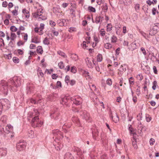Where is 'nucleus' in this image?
<instances>
[{
  "mask_svg": "<svg viewBox=\"0 0 159 159\" xmlns=\"http://www.w3.org/2000/svg\"><path fill=\"white\" fill-rule=\"evenodd\" d=\"M139 32L141 34V35L143 36L145 38L147 39V38H148V36L147 34L146 33H144L143 31H142L140 30H139Z\"/></svg>",
  "mask_w": 159,
  "mask_h": 159,
  "instance_id": "35",
  "label": "nucleus"
},
{
  "mask_svg": "<svg viewBox=\"0 0 159 159\" xmlns=\"http://www.w3.org/2000/svg\"><path fill=\"white\" fill-rule=\"evenodd\" d=\"M146 119L147 122H149L151 121V118L150 116L148 114L146 115Z\"/></svg>",
  "mask_w": 159,
  "mask_h": 159,
  "instance_id": "56",
  "label": "nucleus"
},
{
  "mask_svg": "<svg viewBox=\"0 0 159 159\" xmlns=\"http://www.w3.org/2000/svg\"><path fill=\"white\" fill-rule=\"evenodd\" d=\"M112 26L111 24H108L107 26V31L110 32L112 30Z\"/></svg>",
  "mask_w": 159,
  "mask_h": 159,
  "instance_id": "37",
  "label": "nucleus"
},
{
  "mask_svg": "<svg viewBox=\"0 0 159 159\" xmlns=\"http://www.w3.org/2000/svg\"><path fill=\"white\" fill-rule=\"evenodd\" d=\"M85 61L86 65L88 67L91 69L93 67V64L89 58L88 57H86Z\"/></svg>",
  "mask_w": 159,
  "mask_h": 159,
  "instance_id": "12",
  "label": "nucleus"
},
{
  "mask_svg": "<svg viewBox=\"0 0 159 159\" xmlns=\"http://www.w3.org/2000/svg\"><path fill=\"white\" fill-rule=\"evenodd\" d=\"M28 136L31 138H33L34 136V131L30 130L28 132Z\"/></svg>",
  "mask_w": 159,
  "mask_h": 159,
  "instance_id": "29",
  "label": "nucleus"
},
{
  "mask_svg": "<svg viewBox=\"0 0 159 159\" xmlns=\"http://www.w3.org/2000/svg\"><path fill=\"white\" fill-rule=\"evenodd\" d=\"M49 40L47 38H45L44 40L43 41V43L45 45H48L49 44Z\"/></svg>",
  "mask_w": 159,
  "mask_h": 159,
  "instance_id": "44",
  "label": "nucleus"
},
{
  "mask_svg": "<svg viewBox=\"0 0 159 159\" xmlns=\"http://www.w3.org/2000/svg\"><path fill=\"white\" fill-rule=\"evenodd\" d=\"M157 32L153 28L151 29L149 31V35L151 36H153L156 34Z\"/></svg>",
  "mask_w": 159,
  "mask_h": 159,
  "instance_id": "31",
  "label": "nucleus"
},
{
  "mask_svg": "<svg viewBox=\"0 0 159 159\" xmlns=\"http://www.w3.org/2000/svg\"><path fill=\"white\" fill-rule=\"evenodd\" d=\"M68 102V100L66 97H64L63 98H62L60 101V103L62 105H66V103Z\"/></svg>",
  "mask_w": 159,
  "mask_h": 159,
  "instance_id": "26",
  "label": "nucleus"
},
{
  "mask_svg": "<svg viewBox=\"0 0 159 159\" xmlns=\"http://www.w3.org/2000/svg\"><path fill=\"white\" fill-rule=\"evenodd\" d=\"M135 10L136 11H138L139 10L140 6L139 4H136L135 5L134 7Z\"/></svg>",
  "mask_w": 159,
  "mask_h": 159,
  "instance_id": "57",
  "label": "nucleus"
},
{
  "mask_svg": "<svg viewBox=\"0 0 159 159\" xmlns=\"http://www.w3.org/2000/svg\"><path fill=\"white\" fill-rule=\"evenodd\" d=\"M57 23L60 26H64L67 24L66 20L65 19H59L57 20Z\"/></svg>",
  "mask_w": 159,
  "mask_h": 159,
  "instance_id": "13",
  "label": "nucleus"
},
{
  "mask_svg": "<svg viewBox=\"0 0 159 159\" xmlns=\"http://www.w3.org/2000/svg\"><path fill=\"white\" fill-rule=\"evenodd\" d=\"M153 42V43L156 44L158 42H159V35L158 34L156 37L155 39L153 38L152 40V42Z\"/></svg>",
  "mask_w": 159,
  "mask_h": 159,
  "instance_id": "34",
  "label": "nucleus"
},
{
  "mask_svg": "<svg viewBox=\"0 0 159 159\" xmlns=\"http://www.w3.org/2000/svg\"><path fill=\"white\" fill-rule=\"evenodd\" d=\"M153 86H152V89L155 90L156 89V87L157 86V82L156 81H154L152 83Z\"/></svg>",
  "mask_w": 159,
  "mask_h": 159,
  "instance_id": "46",
  "label": "nucleus"
},
{
  "mask_svg": "<svg viewBox=\"0 0 159 159\" xmlns=\"http://www.w3.org/2000/svg\"><path fill=\"white\" fill-rule=\"evenodd\" d=\"M72 121L75 123L79 124L80 123V121L78 118L75 116H73L72 118Z\"/></svg>",
  "mask_w": 159,
  "mask_h": 159,
  "instance_id": "28",
  "label": "nucleus"
},
{
  "mask_svg": "<svg viewBox=\"0 0 159 159\" xmlns=\"http://www.w3.org/2000/svg\"><path fill=\"white\" fill-rule=\"evenodd\" d=\"M70 77L68 75H66L65 78V82L67 84L69 82L70 80Z\"/></svg>",
  "mask_w": 159,
  "mask_h": 159,
  "instance_id": "60",
  "label": "nucleus"
},
{
  "mask_svg": "<svg viewBox=\"0 0 159 159\" xmlns=\"http://www.w3.org/2000/svg\"><path fill=\"white\" fill-rule=\"evenodd\" d=\"M126 70V68L125 65H121L119 69V71L120 72V73H119L118 74L120 76H121L123 72L125 71Z\"/></svg>",
  "mask_w": 159,
  "mask_h": 159,
  "instance_id": "14",
  "label": "nucleus"
},
{
  "mask_svg": "<svg viewBox=\"0 0 159 159\" xmlns=\"http://www.w3.org/2000/svg\"><path fill=\"white\" fill-rule=\"evenodd\" d=\"M117 40L116 37L114 36L113 35L111 38V42L112 43H115L116 42Z\"/></svg>",
  "mask_w": 159,
  "mask_h": 159,
  "instance_id": "49",
  "label": "nucleus"
},
{
  "mask_svg": "<svg viewBox=\"0 0 159 159\" xmlns=\"http://www.w3.org/2000/svg\"><path fill=\"white\" fill-rule=\"evenodd\" d=\"M58 66L59 68L61 69H62L65 67L64 64L62 61H61L58 64Z\"/></svg>",
  "mask_w": 159,
  "mask_h": 159,
  "instance_id": "43",
  "label": "nucleus"
},
{
  "mask_svg": "<svg viewBox=\"0 0 159 159\" xmlns=\"http://www.w3.org/2000/svg\"><path fill=\"white\" fill-rule=\"evenodd\" d=\"M88 10L90 12H95L96 11L95 8L91 6H89L88 7Z\"/></svg>",
  "mask_w": 159,
  "mask_h": 159,
  "instance_id": "38",
  "label": "nucleus"
},
{
  "mask_svg": "<svg viewBox=\"0 0 159 159\" xmlns=\"http://www.w3.org/2000/svg\"><path fill=\"white\" fill-rule=\"evenodd\" d=\"M34 31L36 33H38L39 34L41 35L43 34V30L40 29L39 27H36L34 29Z\"/></svg>",
  "mask_w": 159,
  "mask_h": 159,
  "instance_id": "24",
  "label": "nucleus"
},
{
  "mask_svg": "<svg viewBox=\"0 0 159 159\" xmlns=\"http://www.w3.org/2000/svg\"><path fill=\"white\" fill-rule=\"evenodd\" d=\"M7 152V149L5 148H0V154L1 156H5Z\"/></svg>",
  "mask_w": 159,
  "mask_h": 159,
  "instance_id": "15",
  "label": "nucleus"
},
{
  "mask_svg": "<svg viewBox=\"0 0 159 159\" xmlns=\"http://www.w3.org/2000/svg\"><path fill=\"white\" fill-rule=\"evenodd\" d=\"M4 45V43L3 39L2 38H0V47Z\"/></svg>",
  "mask_w": 159,
  "mask_h": 159,
  "instance_id": "63",
  "label": "nucleus"
},
{
  "mask_svg": "<svg viewBox=\"0 0 159 159\" xmlns=\"http://www.w3.org/2000/svg\"><path fill=\"white\" fill-rule=\"evenodd\" d=\"M102 9L104 12H107L108 9V7L106 3H103Z\"/></svg>",
  "mask_w": 159,
  "mask_h": 159,
  "instance_id": "30",
  "label": "nucleus"
},
{
  "mask_svg": "<svg viewBox=\"0 0 159 159\" xmlns=\"http://www.w3.org/2000/svg\"><path fill=\"white\" fill-rule=\"evenodd\" d=\"M10 107V102L6 98L2 99L0 100V115L2 113L3 110H6Z\"/></svg>",
  "mask_w": 159,
  "mask_h": 159,
  "instance_id": "3",
  "label": "nucleus"
},
{
  "mask_svg": "<svg viewBox=\"0 0 159 159\" xmlns=\"http://www.w3.org/2000/svg\"><path fill=\"white\" fill-rule=\"evenodd\" d=\"M140 87L138 86V88H137L136 91V94L138 95V96H139L140 94Z\"/></svg>",
  "mask_w": 159,
  "mask_h": 159,
  "instance_id": "61",
  "label": "nucleus"
},
{
  "mask_svg": "<svg viewBox=\"0 0 159 159\" xmlns=\"http://www.w3.org/2000/svg\"><path fill=\"white\" fill-rule=\"evenodd\" d=\"M136 78L137 80H142L143 78V76L141 74H139L138 75L136 76Z\"/></svg>",
  "mask_w": 159,
  "mask_h": 159,
  "instance_id": "48",
  "label": "nucleus"
},
{
  "mask_svg": "<svg viewBox=\"0 0 159 159\" xmlns=\"http://www.w3.org/2000/svg\"><path fill=\"white\" fill-rule=\"evenodd\" d=\"M57 53L59 55L61 56L62 57H63L64 58L67 57V56L65 54V53L60 50H59V51H58Z\"/></svg>",
  "mask_w": 159,
  "mask_h": 159,
  "instance_id": "36",
  "label": "nucleus"
},
{
  "mask_svg": "<svg viewBox=\"0 0 159 159\" xmlns=\"http://www.w3.org/2000/svg\"><path fill=\"white\" fill-rule=\"evenodd\" d=\"M97 61L98 62H101L102 60V56L101 54H98L97 57Z\"/></svg>",
  "mask_w": 159,
  "mask_h": 159,
  "instance_id": "40",
  "label": "nucleus"
},
{
  "mask_svg": "<svg viewBox=\"0 0 159 159\" xmlns=\"http://www.w3.org/2000/svg\"><path fill=\"white\" fill-rule=\"evenodd\" d=\"M110 116L111 119L115 122H116L119 120V117L116 112H111Z\"/></svg>",
  "mask_w": 159,
  "mask_h": 159,
  "instance_id": "11",
  "label": "nucleus"
},
{
  "mask_svg": "<svg viewBox=\"0 0 159 159\" xmlns=\"http://www.w3.org/2000/svg\"><path fill=\"white\" fill-rule=\"evenodd\" d=\"M17 29L14 26H11L10 27V30L12 32L16 31L17 30Z\"/></svg>",
  "mask_w": 159,
  "mask_h": 159,
  "instance_id": "59",
  "label": "nucleus"
},
{
  "mask_svg": "<svg viewBox=\"0 0 159 159\" xmlns=\"http://www.w3.org/2000/svg\"><path fill=\"white\" fill-rule=\"evenodd\" d=\"M129 81L130 84H133L134 83V80L132 77H130L129 79Z\"/></svg>",
  "mask_w": 159,
  "mask_h": 159,
  "instance_id": "54",
  "label": "nucleus"
},
{
  "mask_svg": "<svg viewBox=\"0 0 159 159\" xmlns=\"http://www.w3.org/2000/svg\"><path fill=\"white\" fill-rule=\"evenodd\" d=\"M4 130L3 127L0 126V136L4 135Z\"/></svg>",
  "mask_w": 159,
  "mask_h": 159,
  "instance_id": "42",
  "label": "nucleus"
},
{
  "mask_svg": "<svg viewBox=\"0 0 159 159\" xmlns=\"http://www.w3.org/2000/svg\"><path fill=\"white\" fill-rule=\"evenodd\" d=\"M104 47L106 49H109L111 48L112 45L109 43H107L105 44Z\"/></svg>",
  "mask_w": 159,
  "mask_h": 159,
  "instance_id": "39",
  "label": "nucleus"
},
{
  "mask_svg": "<svg viewBox=\"0 0 159 159\" xmlns=\"http://www.w3.org/2000/svg\"><path fill=\"white\" fill-rule=\"evenodd\" d=\"M37 74L38 75V76H41V77H43V74L42 72V70L39 67H38L37 69Z\"/></svg>",
  "mask_w": 159,
  "mask_h": 159,
  "instance_id": "25",
  "label": "nucleus"
},
{
  "mask_svg": "<svg viewBox=\"0 0 159 159\" xmlns=\"http://www.w3.org/2000/svg\"><path fill=\"white\" fill-rule=\"evenodd\" d=\"M100 34L102 36H104L105 34V31L104 29H102L100 31Z\"/></svg>",
  "mask_w": 159,
  "mask_h": 159,
  "instance_id": "51",
  "label": "nucleus"
},
{
  "mask_svg": "<svg viewBox=\"0 0 159 159\" xmlns=\"http://www.w3.org/2000/svg\"><path fill=\"white\" fill-rule=\"evenodd\" d=\"M59 112L57 108L54 109V111H52L50 114V116L51 118L55 120H58L59 119Z\"/></svg>",
  "mask_w": 159,
  "mask_h": 159,
  "instance_id": "8",
  "label": "nucleus"
},
{
  "mask_svg": "<svg viewBox=\"0 0 159 159\" xmlns=\"http://www.w3.org/2000/svg\"><path fill=\"white\" fill-rule=\"evenodd\" d=\"M42 10L41 8L38 9L37 11L33 13V17L35 18H38V19L39 21L46 20L47 18L45 16H42L41 13H43Z\"/></svg>",
  "mask_w": 159,
  "mask_h": 159,
  "instance_id": "4",
  "label": "nucleus"
},
{
  "mask_svg": "<svg viewBox=\"0 0 159 159\" xmlns=\"http://www.w3.org/2000/svg\"><path fill=\"white\" fill-rule=\"evenodd\" d=\"M89 72L87 71H84V75L87 77V79L89 78Z\"/></svg>",
  "mask_w": 159,
  "mask_h": 159,
  "instance_id": "58",
  "label": "nucleus"
},
{
  "mask_svg": "<svg viewBox=\"0 0 159 159\" xmlns=\"http://www.w3.org/2000/svg\"><path fill=\"white\" fill-rule=\"evenodd\" d=\"M31 42L35 43H40V40L37 37H35L32 39Z\"/></svg>",
  "mask_w": 159,
  "mask_h": 159,
  "instance_id": "32",
  "label": "nucleus"
},
{
  "mask_svg": "<svg viewBox=\"0 0 159 159\" xmlns=\"http://www.w3.org/2000/svg\"><path fill=\"white\" fill-rule=\"evenodd\" d=\"M152 28L157 32L159 31V23H157L154 24Z\"/></svg>",
  "mask_w": 159,
  "mask_h": 159,
  "instance_id": "21",
  "label": "nucleus"
},
{
  "mask_svg": "<svg viewBox=\"0 0 159 159\" xmlns=\"http://www.w3.org/2000/svg\"><path fill=\"white\" fill-rule=\"evenodd\" d=\"M80 115L82 116L83 119H85L89 122H91V119L89 115L86 111H80Z\"/></svg>",
  "mask_w": 159,
  "mask_h": 159,
  "instance_id": "7",
  "label": "nucleus"
},
{
  "mask_svg": "<svg viewBox=\"0 0 159 159\" xmlns=\"http://www.w3.org/2000/svg\"><path fill=\"white\" fill-rule=\"evenodd\" d=\"M30 101L32 103L37 104L41 102H42V100L40 99L39 100H37V99L35 100L33 98H31L30 99Z\"/></svg>",
  "mask_w": 159,
  "mask_h": 159,
  "instance_id": "18",
  "label": "nucleus"
},
{
  "mask_svg": "<svg viewBox=\"0 0 159 159\" xmlns=\"http://www.w3.org/2000/svg\"><path fill=\"white\" fill-rule=\"evenodd\" d=\"M55 149L57 150H60L62 147V144L58 143L57 144L54 145Z\"/></svg>",
  "mask_w": 159,
  "mask_h": 159,
  "instance_id": "27",
  "label": "nucleus"
},
{
  "mask_svg": "<svg viewBox=\"0 0 159 159\" xmlns=\"http://www.w3.org/2000/svg\"><path fill=\"white\" fill-rule=\"evenodd\" d=\"M71 100L73 101L74 104L76 105H80L82 102V99L78 96H75L71 98Z\"/></svg>",
  "mask_w": 159,
  "mask_h": 159,
  "instance_id": "6",
  "label": "nucleus"
},
{
  "mask_svg": "<svg viewBox=\"0 0 159 159\" xmlns=\"http://www.w3.org/2000/svg\"><path fill=\"white\" fill-rule=\"evenodd\" d=\"M52 133L55 136H57V137H58L60 139H62L63 138L62 133L58 129L52 131Z\"/></svg>",
  "mask_w": 159,
  "mask_h": 159,
  "instance_id": "10",
  "label": "nucleus"
},
{
  "mask_svg": "<svg viewBox=\"0 0 159 159\" xmlns=\"http://www.w3.org/2000/svg\"><path fill=\"white\" fill-rule=\"evenodd\" d=\"M22 80L20 77L17 76L10 78L7 82L5 80H2L0 82V90L4 94L7 95L9 88L10 91H16V88L20 86Z\"/></svg>",
  "mask_w": 159,
  "mask_h": 159,
  "instance_id": "1",
  "label": "nucleus"
},
{
  "mask_svg": "<svg viewBox=\"0 0 159 159\" xmlns=\"http://www.w3.org/2000/svg\"><path fill=\"white\" fill-rule=\"evenodd\" d=\"M71 72L73 73H75L77 71V69L75 66H72L70 69Z\"/></svg>",
  "mask_w": 159,
  "mask_h": 159,
  "instance_id": "47",
  "label": "nucleus"
},
{
  "mask_svg": "<svg viewBox=\"0 0 159 159\" xmlns=\"http://www.w3.org/2000/svg\"><path fill=\"white\" fill-rule=\"evenodd\" d=\"M15 9L12 11L11 12L14 16H17L18 15V7H15Z\"/></svg>",
  "mask_w": 159,
  "mask_h": 159,
  "instance_id": "23",
  "label": "nucleus"
},
{
  "mask_svg": "<svg viewBox=\"0 0 159 159\" xmlns=\"http://www.w3.org/2000/svg\"><path fill=\"white\" fill-rule=\"evenodd\" d=\"M102 21V20H100V19L98 17L96 16L95 19V23L96 24H98V23H101Z\"/></svg>",
  "mask_w": 159,
  "mask_h": 159,
  "instance_id": "41",
  "label": "nucleus"
},
{
  "mask_svg": "<svg viewBox=\"0 0 159 159\" xmlns=\"http://www.w3.org/2000/svg\"><path fill=\"white\" fill-rule=\"evenodd\" d=\"M158 13V11L157 9L155 8H153L152 9V13L153 15H155L156 13Z\"/></svg>",
  "mask_w": 159,
  "mask_h": 159,
  "instance_id": "62",
  "label": "nucleus"
},
{
  "mask_svg": "<svg viewBox=\"0 0 159 159\" xmlns=\"http://www.w3.org/2000/svg\"><path fill=\"white\" fill-rule=\"evenodd\" d=\"M16 34L13 32L11 33V39L12 40H13L16 38Z\"/></svg>",
  "mask_w": 159,
  "mask_h": 159,
  "instance_id": "52",
  "label": "nucleus"
},
{
  "mask_svg": "<svg viewBox=\"0 0 159 159\" xmlns=\"http://www.w3.org/2000/svg\"><path fill=\"white\" fill-rule=\"evenodd\" d=\"M12 60L13 62L15 63H18L19 61V59L16 57H14Z\"/></svg>",
  "mask_w": 159,
  "mask_h": 159,
  "instance_id": "53",
  "label": "nucleus"
},
{
  "mask_svg": "<svg viewBox=\"0 0 159 159\" xmlns=\"http://www.w3.org/2000/svg\"><path fill=\"white\" fill-rule=\"evenodd\" d=\"M70 57L72 59L75 61H77L79 59L78 56L76 54H71Z\"/></svg>",
  "mask_w": 159,
  "mask_h": 159,
  "instance_id": "22",
  "label": "nucleus"
},
{
  "mask_svg": "<svg viewBox=\"0 0 159 159\" xmlns=\"http://www.w3.org/2000/svg\"><path fill=\"white\" fill-rule=\"evenodd\" d=\"M138 48V45L136 44L135 41L132 42L130 44V49L133 51Z\"/></svg>",
  "mask_w": 159,
  "mask_h": 159,
  "instance_id": "17",
  "label": "nucleus"
},
{
  "mask_svg": "<svg viewBox=\"0 0 159 159\" xmlns=\"http://www.w3.org/2000/svg\"><path fill=\"white\" fill-rule=\"evenodd\" d=\"M7 116L5 115L2 116L0 118V123L1 124H5L6 122Z\"/></svg>",
  "mask_w": 159,
  "mask_h": 159,
  "instance_id": "16",
  "label": "nucleus"
},
{
  "mask_svg": "<svg viewBox=\"0 0 159 159\" xmlns=\"http://www.w3.org/2000/svg\"><path fill=\"white\" fill-rule=\"evenodd\" d=\"M107 84L109 86H111L112 83V82L111 79L108 78L107 79L106 81Z\"/></svg>",
  "mask_w": 159,
  "mask_h": 159,
  "instance_id": "45",
  "label": "nucleus"
},
{
  "mask_svg": "<svg viewBox=\"0 0 159 159\" xmlns=\"http://www.w3.org/2000/svg\"><path fill=\"white\" fill-rule=\"evenodd\" d=\"M34 86L32 83H28L26 87V94L28 95L32 94L34 93Z\"/></svg>",
  "mask_w": 159,
  "mask_h": 159,
  "instance_id": "5",
  "label": "nucleus"
},
{
  "mask_svg": "<svg viewBox=\"0 0 159 159\" xmlns=\"http://www.w3.org/2000/svg\"><path fill=\"white\" fill-rule=\"evenodd\" d=\"M24 42H22L21 40H20L17 42V45L18 46H20L21 45H24Z\"/></svg>",
  "mask_w": 159,
  "mask_h": 159,
  "instance_id": "64",
  "label": "nucleus"
},
{
  "mask_svg": "<svg viewBox=\"0 0 159 159\" xmlns=\"http://www.w3.org/2000/svg\"><path fill=\"white\" fill-rule=\"evenodd\" d=\"M68 31L71 33L72 32H76V29L74 27H70L69 28Z\"/></svg>",
  "mask_w": 159,
  "mask_h": 159,
  "instance_id": "50",
  "label": "nucleus"
},
{
  "mask_svg": "<svg viewBox=\"0 0 159 159\" xmlns=\"http://www.w3.org/2000/svg\"><path fill=\"white\" fill-rule=\"evenodd\" d=\"M22 12L24 14L25 17L26 18H29L30 16V14L29 11H28L26 9H24L22 11Z\"/></svg>",
  "mask_w": 159,
  "mask_h": 159,
  "instance_id": "20",
  "label": "nucleus"
},
{
  "mask_svg": "<svg viewBox=\"0 0 159 159\" xmlns=\"http://www.w3.org/2000/svg\"><path fill=\"white\" fill-rule=\"evenodd\" d=\"M37 52L38 53L42 54L43 52L42 48L41 46H39L37 47Z\"/></svg>",
  "mask_w": 159,
  "mask_h": 159,
  "instance_id": "33",
  "label": "nucleus"
},
{
  "mask_svg": "<svg viewBox=\"0 0 159 159\" xmlns=\"http://www.w3.org/2000/svg\"><path fill=\"white\" fill-rule=\"evenodd\" d=\"M34 112H36V116H34L35 115L34 113H33L31 115L32 113H30V114L31 116V117L33 118L32 120L31 121V124L33 127H40L43 124V122H42L41 120L39 118L38 115L39 114V112L37 110L34 111Z\"/></svg>",
  "mask_w": 159,
  "mask_h": 159,
  "instance_id": "2",
  "label": "nucleus"
},
{
  "mask_svg": "<svg viewBox=\"0 0 159 159\" xmlns=\"http://www.w3.org/2000/svg\"><path fill=\"white\" fill-rule=\"evenodd\" d=\"M142 113H139L137 116V119L138 120H141L142 119Z\"/></svg>",
  "mask_w": 159,
  "mask_h": 159,
  "instance_id": "55",
  "label": "nucleus"
},
{
  "mask_svg": "<svg viewBox=\"0 0 159 159\" xmlns=\"http://www.w3.org/2000/svg\"><path fill=\"white\" fill-rule=\"evenodd\" d=\"M64 159H74L71 154L69 152L66 153L64 157Z\"/></svg>",
  "mask_w": 159,
  "mask_h": 159,
  "instance_id": "19",
  "label": "nucleus"
},
{
  "mask_svg": "<svg viewBox=\"0 0 159 159\" xmlns=\"http://www.w3.org/2000/svg\"><path fill=\"white\" fill-rule=\"evenodd\" d=\"M25 143L23 142H20L16 144L17 149L20 151L24 150L25 148Z\"/></svg>",
  "mask_w": 159,
  "mask_h": 159,
  "instance_id": "9",
  "label": "nucleus"
}]
</instances>
